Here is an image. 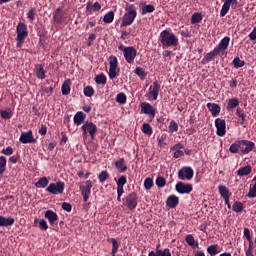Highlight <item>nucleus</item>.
Masks as SVG:
<instances>
[{"mask_svg": "<svg viewBox=\"0 0 256 256\" xmlns=\"http://www.w3.org/2000/svg\"><path fill=\"white\" fill-rule=\"evenodd\" d=\"M255 149V143L250 140H236L230 147H228V152L231 154H242L248 155Z\"/></svg>", "mask_w": 256, "mask_h": 256, "instance_id": "nucleus-1", "label": "nucleus"}, {"mask_svg": "<svg viewBox=\"0 0 256 256\" xmlns=\"http://www.w3.org/2000/svg\"><path fill=\"white\" fill-rule=\"evenodd\" d=\"M230 41H231V38L229 36L222 38V40H220V43H218V45L214 47V50L206 54L204 61L206 63H209V61H212L218 55H227V49L229 47Z\"/></svg>", "mask_w": 256, "mask_h": 256, "instance_id": "nucleus-2", "label": "nucleus"}, {"mask_svg": "<svg viewBox=\"0 0 256 256\" xmlns=\"http://www.w3.org/2000/svg\"><path fill=\"white\" fill-rule=\"evenodd\" d=\"M160 42L163 49H169L170 47H177L179 39L174 33L166 29L160 34Z\"/></svg>", "mask_w": 256, "mask_h": 256, "instance_id": "nucleus-3", "label": "nucleus"}, {"mask_svg": "<svg viewBox=\"0 0 256 256\" xmlns=\"http://www.w3.org/2000/svg\"><path fill=\"white\" fill-rule=\"evenodd\" d=\"M240 104V100L238 98H230L226 100V111H233L236 109V116L240 119V125H245V112L243 108H239L238 105Z\"/></svg>", "mask_w": 256, "mask_h": 256, "instance_id": "nucleus-4", "label": "nucleus"}, {"mask_svg": "<svg viewBox=\"0 0 256 256\" xmlns=\"http://www.w3.org/2000/svg\"><path fill=\"white\" fill-rule=\"evenodd\" d=\"M137 17V8L131 4L125 8V13L122 17L121 27H127L133 24Z\"/></svg>", "mask_w": 256, "mask_h": 256, "instance_id": "nucleus-5", "label": "nucleus"}, {"mask_svg": "<svg viewBox=\"0 0 256 256\" xmlns=\"http://www.w3.org/2000/svg\"><path fill=\"white\" fill-rule=\"evenodd\" d=\"M97 131L98 128L96 127V124H93L92 122L86 121L84 125H81V137L84 139H86V137H91V140L95 139Z\"/></svg>", "mask_w": 256, "mask_h": 256, "instance_id": "nucleus-6", "label": "nucleus"}, {"mask_svg": "<svg viewBox=\"0 0 256 256\" xmlns=\"http://www.w3.org/2000/svg\"><path fill=\"white\" fill-rule=\"evenodd\" d=\"M16 32H17L16 41H18L16 47L17 49H21L24 43V40L26 39V37H28L27 26L25 25V23H19L16 28Z\"/></svg>", "mask_w": 256, "mask_h": 256, "instance_id": "nucleus-7", "label": "nucleus"}, {"mask_svg": "<svg viewBox=\"0 0 256 256\" xmlns=\"http://www.w3.org/2000/svg\"><path fill=\"white\" fill-rule=\"evenodd\" d=\"M140 113L147 115L150 122H152V120L155 119L156 109L152 107L150 103L142 102L140 103Z\"/></svg>", "mask_w": 256, "mask_h": 256, "instance_id": "nucleus-8", "label": "nucleus"}, {"mask_svg": "<svg viewBox=\"0 0 256 256\" xmlns=\"http://www.w3.org/2000/svg\"><path fill=\"white\" fill-rule=\"evenodd\" d=\"M118 49H119V51L124 52V57L128 63H133V61L137 55V51L135 50L134 47H126L124 45H120L118 47Z\"/></svg>", "mask_w": 256, "mask_h": 256, "instance_id": "nucleus-9", "label": "nucleus"}, {"mask_svg": "<svg viewBox=\"0 0 256 256\" xmlns=\"http://www.w3.org/2000/svg\"><path fill=\"white\" fill-rule=\"evenodd\" d=\"M177 178L182 181H191L194 178V170L191 167H183L177 172Z\"/></svg>", "mask_w": 256, "mask_h": 256, "instance_id": "nucleus-10", "label": "nucleus"}, {"mask_svg": "<svg viewBox=\"0 0 256 256\" xmlns=\"http://www.w3.org/2000/svg\"><path fill=\"white\" fill-rule=\"evenodd\" d=\"M46 192L52 195H60L64 193V182L50 183V186H46Z\"/></svg>", "mask_w": 256, "mask_h": 256, "instance_id": "nucleus-11", "label": "nucleus"}, {"mask_svg": "<svg viewBox=\"0 0 256 256\" xmlns=\"http://www.w3.org/2000/svg\"><path fill=\"white\" fill-rule=\"evenodd\" d=\"M125 201L123 205L128 208V210L133 211L137 207V194L135 192L128 194L123 199Z\"/></svg>", "mask_w": 256, "mask_h": 256, "instance_id": "nucleus-12", "label": "nucleus"}, {"mask_svg": "<svg viewBox=\"0 0 256 256\" xmlns=\"http://www.w3.org/2000/svg\"><path fill=\"white\" fill-rule=\"evenodd\" d=\"M93 187V184L91 183V180H86L84 186H79V190L81 191V197L84 199V203L88 202V198L91 197V188Z\"/></svg>", "mask_w": 256, "mask_h": 256, "instance_id": "nucleus-13", "label": "nucleus"}, {"mask_svg": "<svg viewBox=\"0 0 256 256\" xmlns=\"http://www.w3.org/2000/svg\"><path fill=\"white\" fill-rule=\"evenodd\" d=\"M174 190H176L178 194H189L194 190V187L190 183L177 182V185H174Z\"/></svg>", "mask_w": 256, "mask_h": 256, "instance_id": "nucleus-14", "label": "nucleus"}, {"mask_svg": "<svg viewBox=\"0 0 256 256\" xmlns=\"http://www.w3.org/2000/svg\"><path fill=\"white\" fill-rule=\"evenodd\" d=\"M214 125L216 127V136H226V120L216 118V120L214 121Z\"/></svg>", "mask_w": 256, "mask_h": 256, "instance_id": "nucleus-15", "label": "nucleus"}, {"mask_svg": "<svg viewBox=\"0 0 256 256\" xmlns=\"http://www.w3.org/2000/svg\"><path fill=\"white\" fill-rule=\"evenodd\" d=\"M20 143L22 144H35L37 140L32 136V131L20 133L19 138Z\"/></svg>", "mask_w": 256, "mask_h": 256, "instance_id": "nucleus-16", "label": "nucleus"}, {"mask_svg": "<svg viewBox=\"0 0 256 256\" xmlns=\"http://www.w3.org/2000/svg\"><path fill=\"white\" fill-rule=\"evenodd\" d=\"M147 256H172V253L169 252L168 248H159V244H157L154 251L147 252Z\"/></svg>", "mask_w": 256, "mask_h": 256, "instance_id": "nucleus-17", "label": "nucleus"}, {"mask_svg": "<svg viewBox=\"0 0 256 256\" xmlns=\"http://www.w3.org/2000/svg\"><path fill=\"white\" fill-rule=\"evenodd\" d=\"M206 109H209L211 117H218V114H221V106H218L216 103H206Z\"/></svg>", "mask_w": 256, "mask_h": 256, "instance_id": "nucleus-18", "label": "nucleus"}, {"mask_svg": "<svg viewBox=\"0 0 256 256\" xmlns=\"http://www.w3.org/2000/svg\"><path fill=\"white\" fill-rule=\"evenodd\" d=\"M152 98V101H157V96L159 95V83L157 81L152 82L150 86V92L147 93Z\"/></svg>", "mask_w": 256, "mask_h": 256, "instance_id": "nucleus-19", "label": "nucleus"}, {"mask_svg": "<svg viewBox=\"0 0 256 256\" xmlns=\"http://www.w3.org/2000/svg\"><path fill=\"white\" fill-rule=\"evenodd\" d=\"M15 224V218L13 217H5L0 215V227H11Z\"/></svg>", "mask_w": 256, "mask_h": 256, "instance_id": "nucleus-20", "label": "nucleus"}, {"mask_svg": "<svg viewBox=\"0 0 256 256\" xmlns=\"http://www.w3.org/2000/svg\"><path fill=\"white\" fill-rule=\"evenodd\" d=\"M45 219H47L48 222H50V225H54L57 220H59V217L57 216V213H55L52 210H47L45 212Z\"/></svg>", "mask_w": 256, "mask_h": 256, "instance_id": "nucleus-21", "label": "nucleus"}, {"mask_svg": "<svg viewBox=\"0 0 256 256\" xmlns=\"http://www.w3.org/2000/svg\"><path fill=\"white\" fill-rule=\"evenodd\" d=\"M167 207H170V209H174L179 205V197L170 195V197H167Z\"/></svg>", "mask_w": 256, "mask_h": 256, "instance_id": "nucleus-22", "label": "nucleus"}, {"mask_svg": "<svg viewBox=\"0 0 256 256\" xmlns=\"http://www.w3.org/2000/svg\"><path fill=\"white\" fill-rule=\"evenodd\" d=\"M53 19L56 23L61 24L64 20V12L61 8H57L53 13Z\"/></svg>", "mask_w": 256, "mask_h": 256, "instance_id": "nucleus-23", "label": "nucleus"}, {"mask_svg": "<svg viewBox=\"0 0 256 256\" xmlns=\"http://www.w3.org/2000/svg\"><path fill=\"white\" fill-rule=\"evenodd\" d=\"M253 172V168L250 166H244L242 168H239L238 171H236V174L238 177H245L250 175V173Z\"/></svg>", "mask_w": 256, "mask_h": 256, "instance_id": "nucleus-24", "label": "nucleus"}, {"mask_svg": "<svg viewBox=\"0 0 256 256\" xmlns=\"http://www.w3.org/2000/svg\"><path fill=\"white\" fill-rule=\"evenodd\" d=\"M86 119V114H83V112H76V114H74V125L76 126H80L83 123V120Z\"/></svg>", "mask_w": 256, "mask_h": 256, "instance_id": "nucleus-25", "label": "nucleus"}, {"mask_svg": "<svg viewBox=\"0 0 256 256\" xmlns=\"http://www.w3.org/2000/svg\"><path fill=\"white\" fill-rule=\"evenodd\" d=\"M126 183H128V177H126L125 175L120 176V178H118V181L116 182V190L121 193V191H123V186H125Z\"/></svg>", "mask_w": 256, "mask_h": 256, "instance_id": "nucleus-26", "label": "nucleus"}, {"mask_svg": "<svg viewBox=\"0 0 256 256\" xmlns=\"http://www.w3.org/2000/svg\"><path fill=\"white\" fill-rule=\"evenodd\" d=\"M119 72L120 69L118 68V65H111L110 68H108V78L115 79Z\"/></svg>", "mask_w": 256, "mask_h": 256, "instance_id": "nucleus-27", "label": "nucleus"}, {"mask_svg": "<svg viewBox=\"0 0 256 256\" xmlns=\"http://www.w3.org/2000/svg\"><path fill=\"white\" fill-rule=\"evenodd\" d=\"M218 194H220L223 199L231 198V192H229L228 188L224 185L218 186Z\"/></svg>", "mask_w": 256, "mask_h": 256, "instance_id": "nucleus-28", "label": "nucleus"}, {"mask_svg": "<svg viewBox=\"0 0 256 256\" xmlns=\"http://www.w3.org/2000/svg\"><path fill=\"white\" fill-rule=\"evenodd\" d=\"M116 169H118V172L120 173L128 171V166H125V159L120 158L118 161H116Z\"/></svg>", "mask_w": 256, "mask_h": 256, "instance_id": "nucleus-29", "label": "nucleus"}, {"mask_svg": "<svg viewBox=\"0 0 256 256\" xmlns=\"http://www.w3.org/2000/svg\"><path fill=\"white\" fill-rule=\"evenodd\" d=\"M71 91V81L69 79L64 80L62 83V95L67 96Z\"/></svg>", "mask_w": 256, "mask_h": 256, "instance_id": "nucleus-30", "label": "nucleus"}, {"mask_svg": "<svg viewBox=\"0 0 256 256\" xmlns=\"http://www.w3.org/2000/svg\"><path fill=\"white\" fill-rule=\"evenodd\" d=\"M253 182H255L253 184V187H250V189L248 190V194H245V197H248V199L256 198V176L253 177Z\"/></svg>", "mask_w": 256, "mask_h": 256, "instance_id": "nucleus-31", "label": "nucleus"}, {"mask_svg": "<svg viewBox=\"0 0 256 256\" xmlns=\"http://www.w3.org/2000/svg\"><path fill=\"white\" fill-rule=\"evenodd\" d=\"M49 184V180H47V177H42L40 178V180H37V183H35V187L40 188V189H44L45 187H48Z\"/></svg>", "mask_w": 256, "mask_h": 256, "instance_id": "nucleus-32", "label": "nucleus"}, {"mask_svg": "<svg viewBox=\"0 0 256 256\" xmlns=\"http://www.w3.org/2000/svg\"><path fill=\"white\" fill-rule=\"evenodd\" d=\"M107 241H108V243H111L113 245V247L111 249V256H115V253L118 252V248H119L120 244H118V241L115 240L114 238H108Z\"/></svg>", "mask_w": 256, "mask_h": 256, "instance_id": "nucleus-33", "label": "nucleus"}, {"mask_svg": "<svg viewBox=\"0 0 256 256\" xmlns=\"http://www.w3.org/2000/svg\"><path fill=\"white\" fill-rule=\"evenodd\" d=\"M0 118L3 120H10V118H13V111H10V108L0 110Z\"/></svg>", "mask_w": 256, "mask_h": 256, "instance_id": "nucleus-34", "label": "nucleus"}, {"mask_svg": "<svg viewBox=\"0 0 256 256\" xmlns=\"http://www.w3.org/2000/svg\"><path fill=\"white\" fill-rule=\"evenodd\" d=\"M140 131H142V134H145L147 136H152V127L150 124L142 123V127L140 128Z\"/></svg>", "mask_w": 256, "mask_h": 256, "instance_id": "nucleus-35", "label": "nucleus"}, {"mask_svg": "<svg viewBox=\"0 0 256 256\" xmlns=\"http://www.w3.org/2000/svg\"><path fill=\"white\" fill-rule=\"evenodd\" d=\"M44 73H46V71H44L42 65H37V67L35 68V76L37 77V79L44 80Z\"/></svg>", "mask_w": 256, "mask_h": 256, "instance_id": "nucleus-36", "label": "nucleus"}, {"mask_svg": "<svg viewBox=\"0 0 256 256\" xmlns=\"http://www.w3.org/2000/svg\"><path fill=\"white\" fill-rule=\"evenodd\" d=\"M206 253L209 254V256H216L219 253L218 245H211L206 248Z\"/></svg>", "mask_w": 256, "mask_h": 256, "instance_id": "nucleus-37", "label": "nucleus"}, {"mask_svg": "<svg viewBox=\"0 0 256 256\" xmlns=\"http://www.w3.org/2000/svg\"><path fill=\"white\" fill-rule=\"evenodd\" d=\"M228 209H232L233 212H236V213L243 212V209H244L243 203H241L240 201L233 202L232 208H228Z\"/></svg>", "mask_w": 256, "mask_h": 256, "instance_id": "nucleus-38", "label": "nucleus"}, {"mask_svg": "<svg viewBox=\"0 0 256 256\" xmlns=\"http://www.w3.org/2000/svg\"><path fill=\"white\" fill-rule=\"evenodd\" d=\"M184 242H187V245L189 246L199 247V244H196V242L194 241V236H192L191 234L184 237Z\"/></svg>", "mask_w": 256, "mask_h": 256, "instance_id": "nucleus-39", "label": "nucleus"}, {"mask_svg": "<svg viewBox=\"0 0 256 256\" xmlns=\"http://www.w3.org/2000/svg\"><path fill=\"white\" fill-rule=\"evenodd\" d=\"M94 81H95L96 84H98V85H106V75H104V74H98V75H96V77L94 78Z\"/></svg>", "mask_w": 256, "mask_h": 256, "instance_id": "nucleus-40", "label": "nucleus"}, {"mask_svg": "<svg viewBox=\"0 0 256 256\" xmlns=\"http://www.w3.org/2000/svg\"><path fill=\"white\" fill-rule=\"evenodd\" d=\"M154 184L157 185V188H164V186L167 185V181L164 180V177L157 176V179H155Z\"/></svg>", "mask_w": 256, "mask_h": 256, "instance_id": "nucleus-41", "label": "nucleus"}, {"mask_svg": "<svg viewBox=\"0 0 256 256\" xmlns=\"http://www.w3.org/2000/svg\"><path fill=\"white\" fill-rule=\"evenodd\" d=\"M243 236L245 240H248V245L253 246V238L250 237V230L248 228H243Z\"/></svg>", "mask_w": 256, "mask_h": 256, "instance_id": "nucleus-42", "label": "nucleus"}, {"mask_svg": "<svg viewBox=\"0 0 256 256\" xmlns=\"http://www.w3.org/2000/svg\"><path fill=\"white\" fill-rule=\"evenodd\" d=\"M135 75H138L140 80H145V77L147 76V73L145 72L144 69L138 67V68H135Z\"/></svg>", "mask_w": 256, "mask_h": 256, "instance_id": "nucleus-43", "label": "nucleus"}, {"mask_svg": "<svg viewBox=\"0 0 256 256\" xmlns=\"http://www.w3.org/2000/svg\"><path fill=\"white\" fill-rule=\"evenodd\" d=\"M114 17H115V14H114V12L113 11H110V12H108L105 16H104V18H103V21L105 22V23H112L113 22V20H114Z\"/></svg>", "mask_w": 256, "mask_h": 256, "instance_id": "nucleus-44", "label": "nucleus"}, {"mask_svg": "<svg viewBox=\"0 0 256 256\" xmlns=\"http://www.w3.org/2000/svg\"><path fill=\"white\" fill-rule=\"evenodd\" d=\"M170 133H176L179 130V125L174 120L170 121V126L167 127Z\"/></svg>", "mask_w": 256, "mask_h": 256, "instance_id": "nucleus-45", "label": "nucleus"}, {"mask_svg": "<svg viewBox=\"0 0 256 256\" xmlns=\"http://www.w3.org/2000/svg\"><path fill=\"white\" fill-rule=\"evenodd\" d=\"M108 177L107 171H101V173H98V182L104 183L108 180Z\"/></svg>", "mask_w": 256, "mask_h": 256, "instance_id": "nucleus-46", "label": "nucleus"}, {"mask_svg": "<svg viewBox=\"0 0 256 256\" xmlns=\"http://www.w3.org/2000/svg\"><path fill=\"white\" fill-rule=\"evenodd\" d=\"M202 19H203L202 14H200V13H194V14L192 15V18H191V23H192V24H197V23L201 22Z\"/></svg>", "mask_w": 256, "mask_h": 256, "instance_id": "nucleus-47", "label": "nucleus"}, {"mask_svg": "<svg viewBox=\"0 0 256 256\" xmlns=\"http://www.w3.org/2000/svg\"><path fill=\"white\" fill-rule=\"evenodd\" d=\"M231 5L227 4V2H224L222 5V9L220 10V16L224 17L230 10Z\"/></svg>", "mask_w": 256, "mask_h": 256, "instance_id": "nucleus-48", "label": "nucleus"}, {"mask_svg": "<svg viewBox=\"0 0 256 256\" xmlns=\"http://www.w3.org/2000/svg\"><path fill=\"white\" fill-rule=\"evenodd\" d=\"M142 185H144L145 190L149 191L150 189H152V186L156 184L153 183L152 178H145V182Z\"/></svg>", "mask_w": 256, "mask_h": 256, "instance_id": "nucleus-49", "label": "nucleus"}, {"mask_svg": "<svg viewBox=\"0 0 256 256\" xmlns=\"http://www.w3.org/2000/svg\"><path fill=\"white\" fill-rule=\"evenodd\" d=\"M125 101H126V97L124 93H118V95H116V103L120 105H124Z\"/></svg>", "mask_w": 256, "mask_h": 256, "instance_id": "nucleus-50", "label": "nucleus"}, {"mask_svg": "<svg viewBox=\"0 0 256 256\" xmlns=\"http://www.w3.org/2000/svg\"><path fill=\"white\" fill-rule=\"evenodd\" d=\"M154 10H155V7L151 4H148L142 8V14L144 15L147 13H152V12H154Z\"/></svg>", "mask_w": 256, "mask_h": 256, "instance_id": "nucleus-51", "label": "nucleus"}, {"mask_svg": "<svg viewBox=\"0 0 256 256\" xmlns=\"http://www.w3.org/2000/svg\"><path fill=\"white\" fill-rule=\"evenodd\" d=\"M5 165H6L5 156H0V175H3V173L5 172Z\"/></svg>", "mask_w": 256, "mask_h": 256, "instance_id": "nucleus-52", "label": "nucleus"}, {"mask_svg": "<svg viewBox=\"0 0 256 256\" xmlns=\"http://www.w3.org/2000/svg\"><path fill=\"white\" fill-rule=\"evenodd\" d=\"M0 154H3L5 156L13 155V148L8 146L7 148L0 150Z\"/></svg>", "mask_w": 256, "mask_h": 256, "instance_id": "nucleus-53", "label": "nucleus"}, {"mask_svg": "<svg viewBox=\"0 0 256 256\" xmlns=\"http://www.w3.org/2000/svg\"><path fill=\"white\" fill-rule=\"evenodd\" d=\"M84 96L92 97L93 96V88L91 86L84 88Z\"/></svg>", "mask_w": 256, "mask_h": 256, "instance_id": "nucleus-54", "label": "nucleus"}, {"mask_svg": "<svg viewBox=\"0 0 256 256\" xmlns=\"http://www.w3.org/2000/svg\"><path fill=\"white\" fill-rule=\"evenodd\" d=\"M172 152H174V154L172 155L174 159H179L182 156L186 155L185 153L181 152V150H172Z\"/></svg>", "mask_w": 256, "mask_h": 256, "instance_id": "nucleus-55", "label": "nucleus"}, {"mask_svg": "<svg viewBox=\"0 0 256 256\" xmlns=\"http://www.w3.org/2000/svg\"><path fill=\"white\" fill-rule=\"evenodd\" d=\"M180 149H184V145H182L181 143H177L170 148V151H179Z\"/></svg>", "mask_w": 256, "mask_h": 256, "instance_id": "nucleus-56", "label": "nucleus"}, {"mask_svg": "<svg viewBox=\"0 0 256 256\" xmlns=\"http://www.w3.org/2000/svg\"><path fill=\"white\" fill-rule=\"evenodd\" d=\"M37 133L42 136L47 135V126L41 125L40 130H37Z\"/></svg>", "mask_w": 256, "mask_h": 256, "instance_id": "nucleus-57", "label": "nucleus"}, {"mask_svg": "<svg viewBox=\"0 0 256 256\" xmlns=\"http://www.w3.org/2000/svg\"><path fill=\"white\" fill-rule=\"evenodd\" d=\"M35 15H36L35 10L30 9L29 12L27 13V18H29L31 21H34Z\"/></svg>", "mask_w": 256, "mask_h": 256, "instance_id": "nucleus-58", "label": "nucleus"}, {"mask_svg": "<svg viewBox=\"0 0 256 256\" xmlns=\"http://www.w3.org/2000/svg\"><path fill=\"white\" fill-rule=\"evenodd\" d=\"M62 209H63L65 212H71V204H69V203H67V202L62 203Z\"/></svg>", "mask_w": 256, "mask_h": 256, "instance_id": "nucleus-59", "label": "nucleus"}, {"mask_svg": "<svg viewBox=\"0 0 256 256\" xmlns=\"http://www.w3.org/2000/svg\"><path fill=\"white\" fill-rule=\"evenodd\" d=\"M40 229L42 231H47V229H49V227L47 226V221L40 220Z\"/></svg>", "mask_w": 256, "mask_h": 256, "instance_id": "nucleus-60", "label": "nucleus"}, {"mask_svg": "<svg viewBox=\"0 0 256 256\" xmlns=\"http://www.w3.org/2000/svg\"><path fill=\"white\" fill-rule=\"evenodd\" d=\"M245 256H255L253 255V245H248V249L245 250Z\"/></svg>", "mask_w": 256, "mask_h": 256, "instance_id": "nucleus-61", "label": "nucleus"}, {"mask_svg": "<svg viewBox=\"0 0 256 256\" xmlns=\"http://www.w3.org/2000/svg\"><path fill=\"white\" fill-rule=\"evenodd\" d=\"M248 37H250V41H255L256 40V26L254 27V29H252V32H250Z\"/></svg>", "mask_w": 256, "mask_h": 256, "instance_id": "nucleus-62", "label": "nucleus"}, {"mask_svg": "<svg viewBox=\"0 0 256 256\" xmlns=\"http://www.w3.org/2000/svg\"><path fill=\"white\" fill-rule=\"evenodd\" d=\"M232 64L234 65H245L244 61H241L239 57H236L234 60H232Z\"/></svg>", "mask_w": 256, "mask_h": 256, "instance_id": "nucleus-63", "label": "nucleus"}, {"mask_svg": "<svg viewBox=\"0 0 256 256\" xmlns=\"http://www.w3.org/2000/svg\"><path fill=\"white\" fill-rule=\"evenodd\" d=\"M109 63H110V65H117V63H118L117 57L111 56L109 58Z\"/></svg>", "mask_w": 256, "mask_h": 256, "instance_id": "nucleus-64", "label": "nucleus"}]
</instances>
